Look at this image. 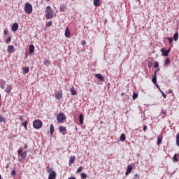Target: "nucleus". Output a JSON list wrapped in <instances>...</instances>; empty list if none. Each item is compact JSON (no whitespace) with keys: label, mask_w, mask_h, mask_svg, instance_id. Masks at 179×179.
Here are the masks:
<instances>
[{"label":"nucleus","mask_w":179,"mask_h":179,"mask_svg":"<svg viewBox=\"0 0 179 179\" xmlns=\"http://www.w3.org/2000/svg\"><path fill=\"white\" fill-rule=\"evenodd\" d=\"M20 121H24V119H23V116H21V117H20Z\"/></svg>","instance_id":"obj_51"},{"label":"nucleus","mask_w":179,"mask_h":179,"mask_svg":"<svg viewBox=\"0 0 179 179\" xmlns=\"http://www.w3.org/2000/svg\"><path fill=\"white\" fill-rule=\"evenodd\" d=\"M29 52H30V54H33V52H34V45H29Z\"/></svg>","instance_id":"obj_21"},{"label":"nucleus","mask_w":179,"mask_h":179,"mask_svg":"<svg viewBox=\"0 0 179 179\" xmlns=\"http://www.w3.org/2000/svg\"><path fill=\"white\" fill-rule=\"evenodd\" d=\"M134 178L139 179V178H141V177L139 176V175H138V173H136L134 175Z\"/></svg>","instance_id":"obj_45"},{"label":"nucleus","mask_w":179,"mask_h":179,"mask_svg":"<svg viewBox=\"0 0 179 179\" xmlns=\"http://www.w3.org/2000/svg\"><path fill=\"white\" fill-rule=\"evenodd\" d=\"M83 170V166H80L77 170V173H81Z\"/></svg>","instance_id":"obj_38"},{"label":"nucleus","mask_w":179,"mask_h":179,"mask_svg":"<svg viewBox=\"0 0 179 179\" xmlns=\"http://www.w3.org/2000/svg\"><path fill=\"white\" fill-rule=\"evenodd\" d=\"M60 10L62 12L66 10V6L65 4L60 6Z\"/></svg>","instance_id":"obj_22"},{"label":"nucleus","mask_w":179,"mask_h":179,"mask_svg":"<svg viewBox=\"0 0 179 179\" xmlns=\"http://www.w3.org/2000/svg\"><path fill=\"white\" fill-rule=\"evenodd\" d=\"M81 178H83V179L87 178V175L85 173H81Z\"/></svg>","instance_id":"obj_35"},{"label":"nucleus","mask_w":179,"mask_h":179,"mask_svg":"<svg viewBox=\"0 0 179 179\" xmlns=\"http://www.w3.org/2000/svg\"><path fill=\"white\" fill-rule=\"evenodd\" d=\"M23 73H29V71H30L29 67H23L22 68Z\"/></svg>","instance_id":"obj_18"},{"label":"nucleus","mask_w":179,"mask_h":179,"mask_svg":"<svg viewBox=\"0 0 179 179\" xmlns=\"http://www.w3.org/2000/svg\"><path fill=\"white\" fill-rule=\"evenodd\" d=\"M3 84H4V81H3Z\"/></svg>","instance_id":"obj_60"},{"label":"nucleus","mask_w":179,"mask_h":179,"mask_svg":"<svg viewBox=\"0 0 179 179\" xmlns=\"http://www.w3.org/2000/svg\"><path fill=\"white\" fill-rule=\"evenodd\" d=\"M169 93H173V90H169Z\"/></svg>","instance_id":"obj_56"},{"label":"nucleus","mask_w":179,"mask_h":179,"mask_svg":"<svg viewBox=\"0 0 179 179\" xmlns=\"http://www.w3.org/2000/svg\"><path fill=\"white\" fill-rule=\"evenodd\" d=\"M65 120H66V116H65V114H64V113H59L57 115V122H59V124H62L64 121H65Z\"/></svg>","instance_id":"obj_1"},{"label":"nucleus","mask_w":179,"mask_h":179,"mask_svg":"<svg viewBox=\"0 0 179 179\" xmlns=\"http://www.w3.org/2000/svg\"><path fill=\"white\" fill-rule=\"evenodd\" d=\"M162 141H163V137H161L160 136H158V138H157V144L158 145H160V143H162Z\"/></svg>","instance_id":"obj_31"},{"label":"nucleus","mask_w":179,"mask_h":179,"mask_svg":"<svg viewBox=\"0 0 179 179\" xmlns=\"http://www.w3.org/2000/svg\"><path fill=\"white\" fill-rule=\"evenodd\" d=\"M152 83H155V85H157V77L156 76V72L154 74V77L152 79Z\"/></svg>","instance_id":"obj_15"},{"label":"nucleus","mask_w":179,"mask_h":179,"mask_svg":"<svg viewBox=\"0 0 179 179\" xmlns=\"http://www.w3.org/2000/svg\"><path fill=\"white\" fill-rule=\"evenodd\" d=\"M0 97H1V94H0Z\"/></svg>","instance_id":"obj_62"},{"label":"nucleus","mask_w":179,"mask_h":179,"mask_svg":"<svg viewBox=\"0 0 179 179\" xmlns=\"http://www.w3.org/2000/svg\"><path fill=\"white\" fill-rule=\"evenodd\" d=\"M156 86H157V89H159V92H160V90H162L160 89V86H159V85H157V84H156Z\"/></svg>","instance_id":"obj_50"},{"label":"nucleus","mask_w":179,"mask_h":179,"mask_svg":"<svg viewBox=\"0 0 179 179\" xmlns=\"http://www.w3.org/2000/svg\"><path fill=\"white\" fill-rule=\"evenodd\" d=\"M168 41L169 44H171V43H173V38H171V37L168 38Z\"/></svg>","instance_id":"obj_43"},{"label":"nucleus","mask_w":179,"mask_h":179,"mask_svg":"<svg viewBox=\"0 0 179 179\" xmlns=\"http://www.w3.org/2000/svg\"><path fill=\"white\" fill-rule=\"evenodd\" d=\"M50 132L51 135L54 134V124H50Z\"/></svg>","instance_id":"obj_24"},{"label":"nucleus","mask_w":179,"mask_h":179,"mask_svg":"<svg viewBox=\"0 0 179 179\" xmlns=\"http://www.w3.org/2000/svg\"><path fill=\"white\" fill-rule=\"evenodd\" d=\"M55 97L57 100H59V99H62V91H59L57 92L55 95Z\"/></svg>","instance_id":"obj_9"},{"label":"nucleus","mask_w":179,"mask_h":179,"mask_svg":"<svg viewBox=\"0 0 179 179\" xmlns=\"http://www.w3.org/2000/svg\"><path fill=\"white\" fill-rule=\"evenodd\" d=\"M174 41H177L178 40V32H176L173 35Z\"/></svg>","instance_id":"obj_27"},{"label":"nucleus","mask_w":179,"mask_h":179,"mask_svg":"<svg viewBox=\"0 0 179 179\" xmlns=\"http://www.w3.org/2000/svg\"><path fill=\"white\" fill-rule=\"evenodd\" d=\"M0 179H2V176H1V175H0Z\"/></svg>","instance_id":"obj_57"},{"label":"nucleus","mask_w":179,"mask_h":179,"mask_svg":"<svg viewBox=\"0 0 179 179\" xmlns=\"http://www.w3.org/2000/svg\"><path fill=\"white\" fill-rule=\"evenodd\" d=\"M160 93H162V94L164 99H166V97H167V95H166V94H164V92L162 90H160Z\"/></svg>","instance_id":"obj_40"},{"label":"nucleus","mask_w":179,"mask_h":179,"mask_svg":"<svg viewBox=\"0 0 179 179\" xmlns=\"http://www.w3.org/2000/svg\"><path fill=\"white\" fill-rule=\"evenodd\" d=\"M125 139H127V137L125 136V134H122L120 137V140L122 142H124V141H125Z\"/></svg>","instance_id":"obj_20"},{"label":"nucleus","mask_w":179,"mask_h":179,"mask_svg":"<svg viewBox=\"0 0 179 179\" xmlns=\"http://www.w3.org/2000/svg\"><path fill=\"white\" fill-rule=\"evenodd\" d=\"M131 171H132V166H131V165H128L125 175H126V176H129V173H130Z\"/></svg>","instance_id":"obj_12"},{"label":"nucleus","mask_w":179,"mask_h":179,"mask_svg":"<svg viewBox=\"0 0 179 179\" xmlns=\"http://www.w3.org/2000/svg\"><path fill=\"white\" fill-rule=\"evenodd\" d=\"M17 155H20L21 159H25L27 157V152L22 150V149H19L17 151Z\"/></svg>","instance_id":"obj_5"},{"label":"nucleus","mask_w":179,"mask_h":179,"mask_svg":"<svg viewBox=\"0 0 179 179\" xmlns=\"http://www.w3.org/2000/svg\"><path fill=\"white\" fill-rule=\"evenodd\" d=\"M11 40H12V37L9 36V37L7 38L6 43H10V41H11Z\"/></svg>","instance_id":"obj_39"},{"label":"nucleus","mask_w":179,"mask_h":179,"mask_svg":"<svg viewBox=\"0 0 179 179\" xmlns=\"http://www.w3.org/2000/svg\"><path fill=\"white\" fill-rule=\"evenodd\" d=\"M136 99H138V94L136 92L133 93V100H136Z\"/></svg>","instance_id":"obj_36"},{"label":"nucleus","mask_w":179,"mask_h":179,"mask_svg":"<svg viewBox=\"0 0 179 179\" xmlns=\"http://www.w3.org/2000/svg\"><path fill=\"white\" fill-rule=\"evenodd\" d=\"M6 120L5 119V117L3 115H0V122H5Z\"/></svg>","instance_id":"obj_30"},{"label":"nucleus","mask_w":179,"mask_h":179,"mask_svg":"<svg viewBox=\"0 0 179 179\" xmlns=\"http://www.w3.org/2000/svg\"><path fill=\"white\" fill-rule=\"evenodd\" d=\"M3 33H4V36H7L8 35V31L4 30Z\"/></svg>","instance_id":"obj_48"},{"label":"nucleus","mask_w":179,"mask_h":179,"mask_svg":"<svg viewBox=\"0 0 179 179\" xmlns=\"http://www.w3.org/2000/svg\"><path fill=\"white\" fill-rule=\"evenodd\" d=\"M80 124H83V114L79 115Z\"/></svg>","instance_id":"obj_28"},{"label":"nucleus","mask_w":179,"mask_h":179,"mask_svg":"<svg viewBox=\"0 0 179 179\" xmlns=\"http://www.w3.org/2000/svg\"><path fill=\"white\" fill-rule=\"evenodd\" d=\"M8 52H15V47L13 45H9L8 47Z\"/></svg>","instance_id":"obj_13"},{"label":"nucleus","mask_w":179,"mask_h":179,"mask_svg":"<svg viewBox=\"0 0 179 179\" xmlns=\"http://www.w3.org/2000/svg\"><path fill=\"white\" fill-rule=\"evenodd\" d=\"M68 179H76V178H75L74 176H71V177L69 178Z\"/></svg>","instance_id":"obj_52"},{"label":"nucleus","mask_w":179,"mask_h":179,"mask_svg":"<svg viewBox=\"0 0 179 179\" xmlns=\"http://www.w3.org/2000/svg\"><path fill=\"white\" fill-rule=\"evenodd\" d=\"M75 159H76L75 156H71L70 157V159H69L70 164H72L73 163L75 162Z\"/></svg>","instance_id":"obj_25"},{"label":"nucleus","mask_w":179,"mask_h":179,"mask_svg":"<svg viewBox=\"0 0 179 179\" xmlns=\"http://www.w3.org/2000/svg\"><path fill=\"white\" fill-rule=\"evenodd\" d=\"M47 171L49 173V174L50 173H52V171H54L53 169L52 168H50V166H48L47 167Z\"/></svg>","instance_id":"obj_33"},{"label":"nucleus","mask_w":179,"mask_h":179,"mask_svg":"<svg viewBox=\"0 0 179 179\" xmlns=\"http://www.w3.org/2000/svg\"><path fill=\"white\" fill-rule=\"evenodd\" d=\"M71 92L72 96H76V94H78V92L75 90V88L73 87H71Z\"/></svg>","instance_id":"obj_17"},{"label":"nucleus","mask_w":179,"mask_h":179,"mask_svg":"<svg viewBox=\"0 0 179 179\" xmlns=\"http://www.w3.org/2000/svg\"><path fill=\"white\" fill-rule=\"evenodd\" d=\"M59 131L62 134V135H66V127L64 126H60L59 127Z\"/></svg>","instance_id":"obj_7"},{"label":"nucleus","mask_w":179,"mask_h":179,"mask_svg":"<svg viewBox=\"0 0 179 179\" xmlns=\"http://www.w3.org/2000/svg\"><path fill=\"white\" fill-rule=\"evenodd\" d=\"M65 36L66 37H69L71 36V31H69V28H66L65 31Z\"/></svg>","instance_id":"obj_19"},{"label":"nucleus","mask_w":179,"mask_h":179,"mask_svg":"<svg viewBox=\"0 0 179 179\" xmlns=\"http://www.w3.org/2000/svg\"><path fill=\"white\" fill-rule=\"evenodd\" d=\"M56 178L57 173L55 172V171H52V172L49 173L48 179H55Z\"/></svg>","instance_id":"obj_8"},{"label":"nucleus","mask_w":179,"mask_h":179,"mask_svg":"<svg viewBox=\"0 0 179 179\" xmlns=\"http://www.w3.org/2000/svg\"><path fill=\"white\" fill-rule=\"evenodd\" d=\"M27 124H28L27 121H25L22 123V127H24L25 129H27Z\"/></svg>","instance_id":"obj_32"},{"label":"nucleus","mask_w":179,"mask_h":179,"mask_svg":"<svg viewBox=\"0 0 179 179\" xmlns=\"http://www.w3.org/2000/svg\"><path fill=\"white\" fill-rule=\"evenodd\" d=\"M24 148V149H27V145L25 144Z\"/></svg>","instance_id":"obj_54"},{"label":"nucleus","mask_w":179,"mask_h":179,"mask_svg":"<svg viewBox=\"0 0 179 179\" xmlns=\"http://www.w3.org/2000/svg\"><path fill=\"white\" fill-rule=\"evenodd\" d=\"M159 71H160V69H157V71H155L156 73H157V72H159Z\"/></svg>","instance_id":"obj_53"},{"label":"nucleus","mask_w":179,"mask_h":179,"mask_svg":"<svg viewBox=\"0 0 179 179\" xmlns=\"http://www.w3.org/2000/svg\"><path fill=\"white\" fill-rule=\"evenodd\" d=\"M146 129H148V126H143V131H146Z\"/></svg>","instance_id":"obj_49"},{"label":"nucleus","mask_w":179,"mask_h":179,"mask_svg":"<svg viewBox=\"0 0 179 179\" xmlns=\"http://www.w3.org/2000/svg\"><path fill=\"white\" fill-rule=\"evenodd\" d=\"M148 68H152V62H149L148 63Z\"/></svg>","instance_id":"obj_44"},{"label":"nucleus","mask_w":179,"mask_h":179,"mask_svg":"<svg viewBox=\"0 0 179 179\" xmlns=\"http://www.w3.org/2000/svg\"><path fill=\"white\" fill-rule=\"evenodd\" d=\"M24 11L27 15H30L33 12V6L29 3H26L24 5Z\"/></svg>","instance_id":"obj_2"},{"label":"nucleus","mask_w":179,"mask_h":179,"mask_svg":"<svg viewBox=\"0 0 179 179\" xmlns=\"http://www.w3.org/2000/svg\"><path fill=\"white\" fill-rule=\"evenodd\" d=\"M43 64L45 66H50V65H51V62L48 59H45Z\"/></svg>","instance_id":"obj_16"},{"label":"nucleus","mask_w":179,"mask_h":179,"mask_svg":"<svg viewBox=\"0 0 179 179\" xmlns=\"http://www.w3.org/2000/svg\"><path fill=\"white\" fill-rule=\"evenodd\" d=\"M176 145L179 146V134L176 135Z\"/></svg>","instance_id":"obj_34"},{"label":"nucleus","mask_w":179,"mask_h":179,"mask_svg":"<svg viewBox=\"0 0 179 179\" xmlns=\"http://www.w3.org/2000/svg\"><path fill=\"white\" fill-rule=\"evenodd\" d=\"M159 67V62H155V64H154V68H158Z\"/></svg>","instance_id":"obj_42"},{"label":"nucleus","mask_w":179,"mask_h":179,"mask_svg":"<svg viewBox=\"0 0 179 179\" xmlns=\"http://www.w3.org/2000/svg\"><path fill=\"white\" fill-rule=\"evenodd\" d=\"M47 27H51L52 26V22L50 21L46 24Z\"/></svg>","instance_id":"obj_37"},{"label":"nucleus","mask_w":179,"mask_h":179,"mask_svg":"<svg viewBox=\"0 0 179 179\" xmlns=\"http://www.w3.org/2000/svg\"><path fill=\"white\" fill-rule=\"evenodd\" d=\"M121 96H125V93L122 92V93L121 94Z\"/></svg>","instance_id":"obj_55"},{"label":"nucleus","mask_w":179,"mask_h":179,"mask_svg":"<svg viewBox=\"0 0 179 179\" xmlns=\"http://www.w3.org/2000/svg\"><path fill=\"white\" fill-rule=\"evenodd\" d=\"M100 124H103V122L101 121V122H100Z\"/></svg>","instance_id":"obj_58"},{"label":"nucleus","mask_w":179,"mask_h":179,"mask_svg":"<svg viewBox=\"0 0 179 179\" xmlns=\"http://www.w3.org/2000/svg\"><path fill=\"white\" fill-rule=\"evenodd\" d=\"M81 44H82V45H86V41H82Z\"/></svg>","instance_id":"obj_47"},{"label":"nucleus","mask_w":179,"mask_h":179,"mask_svg":"<svg viewBox=\"0 0 179 179\" xmlns=\"http://www.w3.org/2000/svg\"><path fill=\"white\" fill-rule=\"evenodd\" d=\"M94 6H100V0H94Z\"/></svg>","instance_id":"obj_23"},{"label":"nucleus","mask_w":179,"mask_h":179,"mask_svg":"<svg viewBox=\"0 0 179 179\" xmlns=\"http://www.w3.org/2000/svg\"><path fill=\"white\" fill-rule=\"evenodd\" d=\"M171 49L166 50L164 48L161 49V52L162 53L163 57H169V54H170V51Z\"/></svg>","instance_id":"obj_6"},{"label":"nucleus","mask_w":179,"mask_h":179,"mask_svg":"<svg viewBox=\"0 0 179 179\" xmlns=\"http://www.w3.org/2000/svg\"><path fill=\"white\" fill-rule=\"evenodd\" d=\"M137 1H140V0H137Z\"/></svg>","instance_id":"obj_61"},{"label":"nucleus","mask_w":179,"mask_h":179,"mask_svg":"<svg viewBox=\"0 0 179 179\" xmlns=\"http://www.w3.org/2000/svg\"><path fill=\"white\" fill-rule=\"evenodd\" d=\"M173 163H177L178 162V159L177 158V154H175L173 157Z\"/></svg>","instance_id":"obj_29"},{"label":"nucleus","mask_w":179,"mask_h":179,"mask_svg":"<svg viewBox=\"0 0 179 179\" xmlns=\"http://www.w3.org/2000/svg\"><path fill=\"white\" fill-rule=\"evenodd\" d=\"M171 62L170 61V58L167 57L165 60L164 66H166V65H170Z\"/></svg>","instance_id":"obj_26"},{"label":"nucleus","mask_w":179,"mask_h":179,"mask_svg":"<svg viewBox=\"0 0 179 179\" xmlns=\"http://www.w3.org/2000/svg\"><path fill=\"white\" fill-rule=\"evenodd\" d=\"M46 18L52 19V9H51L50 6L46 7Z\"/></svg>","instance_id":"obj_4"},{"label":"nucleus","mask_w":179,"mask_h":179,"mask_svg":"<svg viewBox=\"0 0 179 179\" xmlns=\"http://www.w3.org/2000/svg\"><path fill=\"white\" fill-rule=\"evenodd\" d=\"M11 176H16V170L13 169L11 171Z\"/></svg>","instance_id":"obj_41"},{"label":"nucleus","mask_w":179,"mask_h":179,"mask_svg":"<svg viewBox=\"0 0 179 179\" xmlns=\"http://www.w3.org/2000/svg\"><path fill=\"white\" fill-rule=\"evenodd\" d=\"M48 2L50 1V0H46Z\"/></svg>","instance_id":"obj_59"},{"label":"nucleus","mask_w":179,"mask_h":179,"mask_svg":"<svg viewBox=\"0 0 179 179\" xmlns=\"http://www.w3.org/2000/svg\"><path fill=\"white\" fill-rule=\"evenodd\" d=\"M96 78L101 80V82H104V77L100 73L95 74Z\"/></svg>","instance_id":"obj_11"},{"label":"nucleus","mask_w":179,"mask_h":179,"mask_svg":"<svg viewBox=\"0 0 179 179\" xmlns=\"http://www.w3.org/2000/svg\"><path fill=\"white\" fill-rule=\"evenodd\" d=\"M11 90H12V85H7V87L5 90V92L9 94V93H10Z\"/></svg>","instance_id":"obj_14"},{"label":"nucleus","mask_w":179,"mask_h":179,"mask_svg":"<svg viewBox=\"0 0 179 179\" xmlns=\"http://www.w3.org/2000/svg\"><path fill=\"white\" fill-rule=\"evenodd\" d=\"M33 127L35 129H40L43 127V122L40 120H36L33 122Z\"/></svg>","instance_id":"obj_3"},{"label":"nucleus","mask_w":179,"mask_h":179,"mask_svg":"<svg viewBox=\"0 0 179 179\" xmlns=\"http://www.w3.org/2000/svg\"><path fill=\"white\" fill-rule=\"evenodd\" d=\"M12 31H17V29H19V24H17V22L14 23L12 25Z\"/></svg>","instance_id":"obj_10"},{"label":"nucleus","mask_w":179,"mask_h":179,"mask_svg":"<svg viewBox=\"0 0 179 179\" xmlns=\"http://www.w3.org/2000/svg\"><path fill=\"white\" fill-rule=\"evenodd\" d=\"M166 113L167 112L164 110H162V111H161V114H164V115H165V114H166Z\"/></svg>","instance_id":"obj_46"}]
</instances>
